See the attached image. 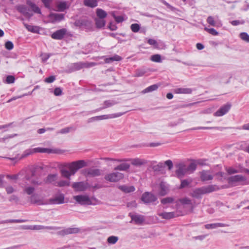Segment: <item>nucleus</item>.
Segmentation results:
<instances>
[{
    "instance_id": "obj_1",
    "label": "nucleus",
    "mask_w": 249,
    "mask_h": 249,
    "mask_svg": "<svg viewBox=\"0 0 249 249\" xmlns=\"http://www.w3.org/2000/svg\"><path fill=\"white\" fill-rule=\"evenodd\" d=\"M35 187L32 185H27L23 187V194L29 196V200L31 203L39 205L44 204L43 200L35 193Z\"/></svg>"
},
{
    "instance_id": "obj_2",
    "label": "nucleus",
    "mask_w": 249,
    "mask_h": 249,
    "mask_svg": "<svg viewBox=\"0 0 249 249\" xmlns=\"http://www.w3.org/2000/svg\"><path fill=\"white\" fill-rule=\"evenodd\" d=\"M73 199L76 202L81 205H94L96 204L97 199L94 197H90L87 195L75 196Z\"/></svg>"
},
{
    "instance_id": "obj_3",
    "label": "nucleus",
    "mask_w": 249,
    "mask_h": 249,
    "mask_svg": "<svg viewBox=\"0 0 249 249\" xmlns=\"http://www.w3.org/2000/svg\"><path fill=\"white\" fill-rule=\"evenodd\" d=\"M218 188L216 186L212 185L202 187L194 190L192 193V196L196 198H198L203 194L211 193L216 190Z\"/></svg>"
},
{
    "instance_id": "obj_4",
    "label": "nucleus",
    "mask_w": 249,
    "mask_h": 249,
    "mask_svg": "<svg viewBox=\"0 0 249 249\" xmlns=\"http://www.w3.org/2000/svg\"><path fill=\"white\" fill-rule=\"evenodd\" d=\"M86 166V162L83 160H79L71 163H67L64 165V167L68 168L71 171L73 175L79 169Z\"/></svg>"
},
{
    "instance_id": "obj_5",
    "label": "nucleus",
    "mask_w": 249,
    "mask_h": 249,
    "mask_svg": "<svg viewBox=\"0 0 249 249\" xmlns=\"http://www.w3.org/2000/svg\"><path fill=\"white\" fill-rule=\"evenodd\" d=\"M43 150L42 147H36L34 148H30L24 151L23 154L21 155V156L19 157L18 156H17L13 158H8V159H10L12 160H14L15 162H17V161L19 160L24 158L29 155H32L36 153H42Z\"/></svg>"
},
{
    "instance_id": "obj_6",
    "label": "nucleus",
    "mask_w": 249,
    "mask_h": 249,
    "mask_svg": "<svg viewBox=\"0 0 249 249\" xmlns=\"http://www.w3.org/2000/svg\"><path fill=\"white\" fill-rule=\"evenodd\" d=\"M124 113L119 112L116 113H112L110 114L103 115L100 116H97L92 117L90 119V121H100L102 120H107L110 119H113L121 117L124 115Z\"/></svg>"
},
{
    "instance_id": "obj_7",
    "label": "nucleus",
    "mask_w": 249,
    "mask_h": 249,
    "mask_svg": "<svg viewBox=\"0 0 249 249\" xmlns=\"http://www.w3.org/2000/svg\"><path fill=\"white\" fill-rule=\"evenodd\" d=\"M177 168L176 174L178 178H183L186 174H188L187 166L183 162H180L176 165Z\"/></svg>"
},
{
    "instance_id": "obj_8",
    "label": "nucleus",
    "mask_w": 249,
    "mask_h": 249,
    "mask_svg": "<svg viewBox=\"0 0 249 249\" xmlns=\"http://www.w3.org/2000/svg\"><path fill=\"white\" fill-rule=\"evenodd\" d=\"M124 178V175L120 172H113L105 176L106 180L110 182H117Z\"/></svg>"
},
{
    "instance_id": "obj_9",
    "label": "nucleus",
    "mask_w": 249,
    "mask_h": 249,
    "mask_svg": "<svg viewBox=\"0 0 249 249\" xmlns=\"http://www.w3.org/2000/svg\"><path fill=\"white\" fill-rule=\"evenodd\" d=\"M157 214L163 219L169 220L174 217L179 216L180 214L178 212H158Z\"/></svg>"
},
{
    "instance_id": "obj_10",
    "label": "nucleus",
    "mask_w": 249,
    "mask_h": 249,
    "mask_svg": "<svg viewBox=\"0 0 249 249\" xmlns=\"http://www.w3.org/2000/svg\"><path fill=\"white\" fill-rule=\"evenodd\" d=\"M72 187L76 191L82 192L88 189L89 187V185L86 182H74L72 184Z\"/></svg>"
},
{
    "instance_id": "obj_11",
    "label": "nucleus",
    "mask_w": 249,
    "mask_h": 249,
    "mask_svg": "<svg viewBox=\"0 0 249 249\" xmlns=\"http://www.w3.org/2000/svg\"><path fill=\"white\" fill-rule=\"evenodd\" d=\"M246 178L240 175L231 176L228 178V182L232 185H236L238 183L244 181Z\"/></svg>"
},
{
    "instance_id": "obj_12",
    "label": "nucleus",
    "mask_w": 249,
    "mask_h": 249,
    "mask_svg": "<svg viewBox=\"0 0 249 249\" xmlns=\"http://www.w3.org/2000/svg\"><path fill=\"white\" fill-rule=\"evenodd\" d=\"M64 15L63 14L51 13L48 16V20L51 23L59 22L64 19Z\"/></svg>"
},
{
    "instance_id": "obj_13",
    "label": "nucleus",
    "mask_w": 249,
    "mask_h": 249,
    "mask_svg": "<svg viewBox=\"0 0 249 249\" xmlns=\"http://www.w3.org/2000/svg\"><path fill=\"white\" fill-rule=\"evenodd\" d=\"M226 171L227 173L230 175L244 172H249V170L244 169L240 164L236 165L234 167H230L227 168Z\"/></svg>"
},
{
    "instance_id": "obj_14",
    "label": "nucleus",
    "mask_w": 249,
    "mask_h": 249,
    "mask_svg": "<svg viewBox=\"0 0 249 249\" xmlns=\"http://www.w3.org/2000/svg\"><path fill=\"white\" fill-rule=\"evenodd\" d=\"M231 107V105L229 103L224 105L214 113V116L221 117L224 115L230 110Z\"/></svg>"
},
{
    "instance_id": "obj_15",
    "label": "nucleus",
    "mask_w": 249,
    "mask_h": 249,
    "mask_svg": "<svg viewBox=\"0 0 249 249\" xmlns=\"http://www.w3.org/2000/svg\"><path fill=\"white\" fill-rule=\"evenodd\" d=\"M157 197L150 193H145L142 196V200L145 203H149L156 201Z\"/></svg>"
},
{
    "instance_id": "obj_16",
    "label": "nucleus",
    "mask_w": 249,
    "mask_h": 249,
    "mask_svg": "<svg viewBox=\"0 0 249 249\" xmlns=\"http://www.w3.org/2000/svg\"><path fill=\"white\" fill-rule=\"evenodd\" d=\"M67 30L63 28L58 30L51 35V37L54 39L61 40L67 34Z\"/></svg>"
},
{
    "instance_id": "obj_17",
    "label": "nucleus",
    "mask_w": 249,
    "mask_h": 249,
    "mask_svg": "<svg viewBox=\"0 0 249 249\" xmlns=\"http://www.w3.org/2000/svg\"><path fill=\"white\" fill-rule=\"evenodd\" d=\"M159 194L164 196L169 192V186L165 182H160L158 186Z\"/></svg>"
},
{
    "instance_id": "obj_18",
    "label": "nucleus",
    "mask_w": 249,
    "mask_h": 249,
    "mask_svg": "<svg viewBox=\"0 0 249 249\" xmlns=\"http://www.w3.org/2000/svg\"><path fill=\"white\" fill-rule=\"evenodd\" d=\"M94 65L93 63H84L79 62L73 64L72 68L75 71L79 70L84 68H89Z\"/></svg>"
},
{
    "instance_id": "obj_19",
    "label": "nucleus",
    "mask_w": 249,
    "mask_h": 249,
    "mask_svg": "<svg viewBox=\"0 0 249 249\" xmlns=\"http://www.w3.org/2000/svg\"><path fill=\"white\" fill-rule=\"evenodd\" d=\"M50 203L53 204H61L64 203V195L61 194L56 195L53 198L50 199Z\"/></svg>"
},
{
    "instance_id": "obj_20",
    "label": "nucleus",
    "mask_w": 249,
    "mask_h": 249,
    "mask_svg": "<svg viewBox=\"0 0 249 249\" xmlns=\"http://www.w3.org/2000/svg\"><path fill=\"white\" fill-rule=\"evenodd\" d=\"M20 228L22 230H40L45 229H51L50 227H45L42 225H22Z\"/></svg>"
},
{
    "instance_id": "obj_21",
    "label": "nucleus",
    "mask_w": 249,
    "mask_h": 249,
    "mask_svg": "<svg viewBox=\"0 0 249 249\" xmlns=\"http://www.w3.org/2000/svg\"><path fill=\"white\" fill-rule=\"evenodd\" d=\"M207 22L210 25L217 28L221 27L222 25V22L220 20H215L214 18L212 16H209L208 17Z\"/></svg>"
},
{
    "instance_id": "obj_22",
    "label": "nucleus",
    "mask_w": 249,
    "mask_h": 249,
    "mask_svg": "<svg viewBox=\"0 0 249 249\" xmlns=\"http://www.w3.org/2000/svg\"><path fill=\"white\" fill-rule=\"evenodd\" d=\"M18 10L19 12L28 18H30L33 16V14L31 13L27 7L24 5L18 6Z\"/></svg>"
},
{
    "instance_id": "obj_23",
    "label": "nucleus",
    "mask_w": 249,
    "mask_h": 249,
    "mask_svg": "<svg viewBox=\"0 0 249 249\" xmlns=\"http://www.w3.org/2000/svg\"><path fill=\"white\" fill-rule=\"evenodd\" d=\"M118 103V102L115 100H106L103 104V107L98 109V111L111 107Z\"/></svg>"
},
{
    "instance_id": "obj_24",
    "label": "nucleus",
    "mask_w": 249,
    "mask_h": 249,
    "mask_svg": "<svg viewBox=\"0 0 249 249\" xmlns=\"http://www.w3.org/2000/svg\"><path fill=\"white\" fill-rule=\"evenodd\" d=\"M200 178L202 181H207L212 180L213 176L209 171H203L200 173Z\"/></svg>"
},
{
    "instance_id": "obj_25",
    "label": "nucleus",
    "mask_w": 249,
    "mask_h": 249,
    "mask_svg": "<svg viewBox=\"0 0 249 249\" xmlns=\"http://www.w3.org/2000/svg\"><path fill=\"white\" fill-rule=\"evenodd\" d=\"M58 178V174H49L46 177L44 181L46 183H53L55 185V182L57 181L56 180Z\"/></svg>"
},
{
    "instance_id": "obj_26",
    "label": "nucleus",
    "mask_w": 249,
    "mask_h": 249,
    "mask_svg": "<svg viewBox=\"0 0 249 249\" xmlns=\"http://www.w3.org/2000/svg\"><path fill=\"white\" fill-rule=\"evenodd\" d=\"M192 90L190 88H180L174 89V92L177 94H190Z\"/></svg>"
},
{
    "instance_id": "obj_27",
    "label": "nucleus",
    "mask_w": 249,
    "mask_h": 249,
    "mask_svg": "<svg viewBox=\"0 0 249 249\" xmlns=\"http://www.w3.org/2000/svg\"><path fill=\"white\" fill-rule=\"evenodd\" d=\"M60 173L62 176L67 179L70 180L71 177L73 176L71 170L68 171L64 168H62L60 169Z\"/></svg>"
},
{
    "instance_id": "obj_28",
    "label": "nucleus",
    "mask_w": 249,
    "mask_h": 249,
    "mask_svg": "<svg viewBox=\"0 0 249 249\" xmlns=\"http://www.w3.org/2000/svg\"><path fill=\"white\" fill-rule=\"evenodd\" d=\"M24 25L29 32L33 33H38L39 31V28L37 26L28 25L25 23H24Z\"/></svg>"
},
{
    "instance_id": "obj_29",
    "label": "nucleus",
    "mask_w": 249,
    "mask_h": 249,
    "mask_svg": "<svg viewBox=\"0 0 249 249\" xmlns=\"http://www.w3.org/2000/svg\"><path fill=\"white\" fill-rule=\"evenodd\" d=\"M79 229L77 228H68L62 231V232L65 234H69L78 233Z\"/></svg>"
},
{
    "instance_id": "obj_30",
    "label": "nucleus",
    "mask_w": 249,
    "mask_h": 249,
    "mask_svg": "<svg viewBox=\"0 0 249 249\" xmlns=\"http://www.w3.org/2000/svg\"><path fill=\"white\" fill-rule=\"evenodd\" d=\"M146 163V161L144 159L135 158L131 160L132 164L136 166H140L141 165L145 164Z\"/></svg>"
},
{
    "instance_id": "obj_31",
    "label": "nucleus",
    "mask_w": 249,
    "mask_h": 249,
    "mask_svg": "<svg viewBox=\"0 0 249 249\" xmlns=\"http://www.w3.org/2000/svg\"><path fill=\"white\" fill-rule=\"evenodd\" d=\"M159 87V86L157 84L152 85L143 89L142 92L144 94L148 92H152L153 91H155L158 89Z\"/></svg>"
},
{
    "instance_id": "obj_32",
    "label": "nucleus",
    "mask_w": 249,
    "mask_h": 249,
    "mask_svg": "<svg viewBox=\"0 0 249 249\" xmlns=\"http://www.w3.org/2000/svg\"><path fill=\"white\" fill-rule=\"evenodd\" d=\"M119 188L125 193H130L135 190L134 187L132 186H127L126 185H122L120 186Z\"/></svg>"
},
{
    "instance_id": "obj_33",
    "label": "nucleus",
    "mask_w": 249,
    "mask_h": 249,
    "mask_svg": "<svg viewBox=\"0 0 249 249\" xmlns=\"http://www.w3.org/2000/svg\"><path fill=\"white\" fill-rule=\"evenodd\" d=\"M69 5L66 1H61L57 4L58 11H64L65 9L69 8Z\"/></svg>"
},
{
    "instance_id": "obj_34",
    "label": "nucleus",
    "mask_w": 249,
    "mask_h": 249,
    "mask_svg": "<svg viewBox=\"0 0 249 249\" xmlns=\"http://www.w3.org/2000/svg\"><path fill=\"white\" fill-rule=\"evenodd\" d=\"M88 175L91 177L98 176L101 174V171L98 169H90L88 171Z\"/></svg>"
},
{
    "instance_id": "obj_35",
    "label": "nucleus",
    "mask_w": 249,
    "mask_h": 249,
    "mask_svg": "<svg viewBox=\"0 0 249 249\" xmlns=\"http://www.w3.org/2000/svg\"><path fill=\"white\" fill-rule=\"evenodd\" d=\"M27 3L32 9V10L35 13L40 14L41 13V10L39 9V8L37 7L35 3L30 1H28Z\"/></svg>"
},
{
    "instance_id": "obj_36",
    "label": "nucleus",
    "mask_w": 249,
    "mask_h": 249,
    "mask_svg": "<svg viewBox=\"0 0 249 249\" xmlns=\"http://www.w3.org/2000/svg\"><path fill=\"white\" fill-rule=\"evenodd\" d=\"M60 150L55 148H43L42 151V153H48V154H57L59 153Z\"/></svg>"
},
{
    "instance_id": "obj_37",
    "label": "nucleus",
    "mask_w": 249,
    "mask_h": 249,
    "mask_svg": "<svg viewBox=\"0 0 249 249\" xmlns=\"http://www.w3.org/2000/svg\"><path fill=\"white\" fill-rule=\"evenodd\" d=\"M70 185V180H60L55 182V186L58 187L69 186Z\"/></svg>"
},
{
    "instance_id": "obj_38",
    "label": "nucleus",
    "mask_w": 249,
    "mask_h": 249,
    "mask_svg": "<svg viewBox=\"0 0 249 249\" xmlns=\"http://www.w3.org/2000/svg\"><path fill=\"white\" fill-rule=\"evenodd\" d=\"M122 59L121 56L118 55H114V56L105 59V62L107 63H109L113 61H118Z\"/></svg>"
},
{
    "instance_id": "obj_39",
    "label": "nucleus",
    "mask_w": 249,
    "mask_h": 249,
    "mask_svg": "<svg viewBox=\"0 0 249 249\" xmlns=\"http://www.w3.org/2000/svg\"><path fill=\"white\" fill-rule=\"evenodd\" d=\"M122 59L121 56L118 55H114V56L105 59V62L107 63H109L113 61H118Z\"/></svg>"
},
{
    "instance_id": "obj_40",
    "label": "nucleus",
    "mask_w": 249,
    "mask_h": 249,
    "mask_svg": "<svg viewBox=\"0 0 249 249\" xmlns=\"http://www.w3.org/2000/svg\"><path fill=\"white\" fill-rule=\"evenodd\" d=\"M84 2L86 6L92 8L97 6V0H85Z\"/></svg>"
},
{
    "instance_id": "obj_41",
    "label": "nucleus",
    "mask_w": 249,
    "mask_h": 249,
    "mask_svg": "<svg viewBox=\"0 0 249 249\" xmlns=\"http://www.w3.org/2000/svg\"><path fill=\"white\" fill-rule=\"evenodd\" d=\"M131 217L132 220L136 223H141L144 220L143 217L140 215L133 214L131 216Z\"/></svg>"
},
{
    "instance_id": "obj_42",
    "label": "nucleus",
    "mask_w": 249,
    "mask_h": 249,
    "mask_svg": "<svg viewBox=\"0 0 249 249\" xmlns=\"http://www.w3.org/2000/svg\"><path fill=\"white\" fill-rule=\"evenodd\" d=\"M95 23L97 28H101L105 26L106 22L104 18H98L95 19Z\"/></svg>"
},
{
    "instance_id": "obj_43",
    "label": "nucleus",
    "mask_w": 249,
    "mask_h": 249,
    "mask_svg": "<svg viewBox=\"0 0 249 249\" xmlns=\"http://www.w3.org/2000/svg\"><path fill=\"white\" fill-rule=\"evenodd\" d=\"M129 165L126 163H123L121 164L120 165L116 166L114 170H121V171H125L128 169L129 168Z\"/></svg>"
},
{
    "instance_id": "obj_44",
    "label": "nucleus",
    "mask_w": 249,
    "mask_h": 249,
    "mask_svg": "<svg viewBox=\"0 0 249 249\" xmlns=\"http://www.w3.org/2000/svg\"><path fill=\"white\" fill-rule=\"evenodd\" d=\"M26 178L34 185L38 186L42 184V182L38 180V179H35L32 178H30L28 176L26 177Z\"/></svg>"
},
{
    "instance_id": "obj_45",
    "label": "nucleus",
    "mask_w": 249,
    "mask_h": 249,
    "mask_svg": "<svg viewBox=\"0 0 249 249\" xmlns=\"http://www.w3.org/2000/svg\"><path fill=\"white\" fill-rule=\"evenodd\" d=\"M96 14L98 18H104L107 16V13L104 10L97 8L96 9Z\"/></svg>"
},
{
    "instance_id": "obj_46",
    "label": "nucleus",
    "mask_w": 249,
    "mask_h": 249,
    "mask_svg": "<svg viewBox=\"0 0 249 249\" xmlns=\"http://www.w3.org/2000/svg\"><path fill=\"white\" fill-rule=\"evenodd\" d=\"M192 181L193 179L191 178L182 180L181 181L180 188H183L188 186L190 184H191L192 182Z\"/></svg>"
},
{
    "instance_id": "obj_47",
    "label": "nucleus",
    "mask_w": 249,
    "mask_h": 249,
    "mask_svg": "<svg viewBox=\"0 0 249 249\" xmlns=\"http://www.w3.org/2000/svg\"><path fill=\"white\" fill-rule=\"evenodd\" d=\"M196 164L194 162L191 163L189 166H187V171L188 174L193 173L196 169Z\"/></svg>"
},
{
    "instance_id": "obj_48",
    "label": "nucleus",
    "mask_w": 249,
    "mask_h": 249,
    "mask_svg": "<svg viewBox=\"0 0 249 249\" xmlns=\"http://www.w3.org/2000/svg\"><path fill=\"white\" fill-rule=\"evenodd\" d=\"M118 237L116 236H110L107 239V243L109 244H115L118 240Z\"/></svg>"
},
{
    "instance_id": "obj_49",
    "label": "nucleus",
    "mask_w": 249,
    "mask_h": 249,
    "mask_svg": "<svg viewBox=\"0 0 249 249\" xmlns=\"http://www.w3.org/2000/svg\"><path fill=\"white\" fill-rule=\"evenodd\" d=\"M150 60L155 62H161V56L158 54L152 55L150 57Z\"/></svg>"
},
{
    "instance_id": "obj_50",
    "label": "nucleus",
    "mask_w": 249,
    "mask_h": 249,
    "mask_svg": "<svg viewBox=\"0 0 249 249\" xmlns=\"http://www.w3.org/2000/svg\"><path fill=\"white\" fill-rule=\"evenodd\" d=\"M239 37L241 39L245 42H249V35L246 32H243L240 34Z\"/></svg>"
},
{
    "instance_id": "obj_51",
    "label": "nucleus",
    "mask_w": 249,
    "mask_h": 249,
    "mask_svg": "<svg viewBox=\"0 0 249 249\" xmlns=\"http://www.w3.org/2000/svg\"><path fill=\"white\" fill-rule=\"evenodd\" d=\"M173 201H174V198L171 197H166V198L162 199L161 200V203L164 205H165V204H167L168 203L169 204L172 203L173 202Z\"/></svg>"
},
{
    "instance_id": "obj_52",
    "label": "nucleus",
    "mask_w": 249,
    "mask_h": 249,
    "mask_svg": "<svg viewBox=\"0 0 249 249\" xmlns=\"http://www.w3.org/2000/svg\"><path fill=\"white\" fill-rule=\"evenodd\" d=\"M130 28L133 32L137 33L140 30V26L138 24L134 23L131 25Z\"/></svg>"
},
{
    "instance_id": "obj_53",
    "label": "nucleus",
    "mask_w": 249,
    "mask_h": 249,
    "mask_svg": "<svg viewBox=\"0 0 249 249\" xmlns=\"http://www.w3.org/2000/svg\"><path fill=\"white\" fill-rule=\"evenodd\" d=\"M204 30L213 36H217L218 35V33L213 28L205 27Z\"/></svg>"
},
{
    "instance_id": "obj_54",
    "label": "nucleus",
    "mask_w": 249,
    "mask_h": 249,
    "mask_svg": "<svg viewBox=\"0 0 249 249\" xmlns=\"http://www.w3.org/2000/svg\"><path fill=\"white\" fill-rule=\"evenodd\" d=\"M146 72V71L144 69H138L136 71L135 76L136 77H140L143 76L145 73Z\"/></svg>"
},
{
    "instance_id": "obj_55",
    "label": "nucleus",
    "mask_w": 249,
    "mask_h": 249,
    "mask_svg": "<svg viewBox=\"0 0 249 249\" xmlns=\"http://www.w3.org/2000/svg\"><path fill=\"white\" fill-rule=\"evenodd\" d=\"M15 80L14 76L12 75H8L6 77L5 83L7 84H12L14 83Z\"/></svg>"
},
{
    "instance_id": "obj_56",
    "label": "nucleus",
    "mask_w": 249,
    "mask_h": 249,
    "mask_svg": "<svg viewBox=\"0 0 249 249\" xmlns=\"http://www.w3.org/2000/svg\"><path fill=\"white\" fill-rule=\"evenodd\" d=\"M5 47L7 50H11L13 49L14 45L11 41H8L6 42L5 44Z\"/></svg>"
},
{
    "instance_id": "obj_57",
    "label": "nucleus",
    "mask_w": 249,
    "mask_h": 249,
    "mask_svg": "<svg viewBox=\"0 0 249 249\" xmlns=\"http://www.w3.org/2000/svg\"><path fill=\"white\" fill-rule=\"evenodd\" d=\"M164 164L166 165L168 168V170H171L173 167V164L172 160H168L165 161Z\"/></svg>"
},
{
    "instance_id": "obj_58",
    "label": "nucleus",
    "mask_w": 249,
    "mask_h": 249,
    "mask_svg": "<svg viewBox=\"0 0 249 249\" xmlns=\"http://www.w3.org/2000/svg\"><path fill=\"white\" fill-rule=\"evenodd\" d=\"M182 204H191V200L188 198H184L179 200Z\"/></svg>"
},
{
    "instance_id": "obj_59",
    "label": "nucleus",
    "mask_w": 249,
    "mask_h": 249,
    "mask_svg": "<svg viewBox=\"0 0 249 249\" xmlns=\"http://www.w3.org/2000/svg\"><path fill=\"white\" fill-rule=\"evenodd\" d=\"M205 227L207 229H216V223L208 224L205 225Z\"/></svg>"
},
{
    "instance_id": "obj_60",
    "label": "nucleus",
    "mask_w": 249,
    "mask_h": 249,
    "mask_svg": "<svg viewBox=\"0 0 249 249\" xmlns=\"http://www.w3.org/2000/svg\"><path fill=\"white\" fill-rule=\"evenodd\" d=\"M55 79V77L54 76H50L45 79V81L48 83H51L53 82Z\"/></svg>"
},
{
    "instance_id": "obj_61",
    "label": "nucleus",
    "mask_w": 249,
    "mask_h": 249,
    "mask_svg": "<svg viewBox=\"0 0 249 249\" xmlns=\"http://www.w3.org/2000/svg\"><path fill=\"white\" fill-rule=\"evenodd\" d=\"M51 56L50 53H43L41 54L42 60L43 62L46 61Z\"/></svg>"
},
{
    "instance_id": "obj_62",
    "label": "nucleus",
    "mask_w": 249,
    "mask_h": 249,
    "mask_svg": "<svg viewBox=\"0 0 249 249\" xmlns=\"http://www.w3.org/2000/svg\"><path fill=\"white\" fill-rule=\"evenodd\" d=\"M62 93V90L60 88H56L54 90V94L55 96H60Z\"/></svg>"
},
{
    "instance_id": "obj_63",
    "label": "nucleus",
    "mask_w": 249,
    "mask_h": 249,
    "mask_svg": "<svg viewBox=\"0 0 249 249\" xmlns=\"http://www.w3.org/2000/svg\"><path fill=\"white\" fill-rule=\"evenodd\" d=\"M7 194H10L13 193L15 190L14 189V188L11 186H8L5 188Z\"/></svg>"
},
{
    "instance_id": "obj_64",
    "label": "nucleus",
    "mask_w": 249,
    "mask_h": 249,
    "mask_svg": "<svg viewBox=\"0 0 249 249\" xmlns=\"http://www.w3.org/2000/svg\"><path fill=\"white\" fill-rule=\"evenodd\" d=\"M114 19L116 20V21L118 23L122 22L124 20V18L121 16H114Z\"/></svg>"
}]
</instances>
